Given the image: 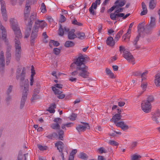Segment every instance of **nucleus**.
<instances>
[{"label": "nucleus", "instance_id": "6ab92c4d", "mask_svg": "<svg viewBox=\"0 0 160 160\" xmlns=\"http://www.w3.org/2000/svg\"><path fill=\"white\" fill-rule=\"evenodd\" d=\"M58 138L59 140H61L62 141H63L64 140L63 139V135L64 134V131L62 130H59L58 132Z\"/></svg>", "mask_w": 160, "mask_h": 160}, {"label": "nucleus", "instance_id": "b1692460", "mask_svg": "<svg viewBox=\"0 0 160 160\" xmlns=\"http://www.w3.org/2000/svg\"><path fill=\"white\" fill-rule=\"evenodd\" d=\"M154 97L152 95L148 96V97L146 100H144L148 103L151 104V103L153 102L154 101Z\"/></svg>", "mask_w": 160, "mask_h": 160}, {"label": "nucleus", "instance_id": "a18cd8bd", "mask_svg": "<svg viewBox=\"0 0 160 160\" xmlns=\"http://www.w3.org/2000/svg\"><path fill=\"white\" fill-rule=\"evenodd\" d=\"M60 49L58 48H54L53 49V51L55 54L58 55L60 52Z\"/></svg>", "mask_w": 160, "mask_h": 160}, {"label": "nucleus", "instance_id": "603ef678", "mask_svg": "<svg viewBox=\"0 0 160 160\" xmlns=\"http://www.w3.org/2000/svg\"><path fill=\"white\" fill-rule=\"evenodd\" d=\"M125 4V2L124 1H121L119 4H117L116 6H117V8H118L119 7H122Z\"/></svg>", "mask_w": 160, "mask_h": 160}, {"label": "nucleus", "instance_id": "8fccbe9b", "mask_svg": "<svg viewBox=\"0 0 160 160\" xmlns=\"http://www.w3.org/2000/svg\"><path fill=\"white\" fill-rule=\"evenodd\" d=\"M15 58L17 61H19L20 60L21 56V54L15 53Z\"/></svg>", "mask_w": 160, "mask_h": 160}, {"label": "nucleus", "instance_id": "e2e57ef3", "mask_svg": "<svg viewBox=\"0 0 160 160\" xmlns=\"http://www.w3.org/2000/svg\"><path fill=\"white\" fill-rule=\"evenodd\" d=\"M123 10V8H120L117 9V10L115 11L114 12L115 14L118 13V12H122Z\"/></svg>", "mask_w": 160, "mask_h": 160}, {"label": "nucleus", "instance_id": "de8ad7c7", "mask_svg": "<svg viewBox=\"0 0 160 160\" xmlns=\"http://www.w3.org/2000/svg\"><path fill=\"white\" fill-rule=\"evenodd\" d=\"M98 150L100 154H102L103 153H106L107 152V151L103 147L99 148L98 149Z\"/></svg>", "mask_w": 160, "mask_h": 160}, {"label": "nucleus", "instance_id": "a878e982", "mask_svg": "<svg viewBox=\"0 0 160 160\" xmlns=\"http://www.w3.org/2000/svg\"><path fill=\"white\" fill-rule=\"evenodd\" d=\"M145 23V22L144 21L140 23L138 26V32H141V30L144 27V26Z\"/></svg>", "mask_w": 160, "mask_h": 160}, {"label": "nucleus", "instance_id": "79ce46f5", "mask_svg": "<svg viewBox=\"0 0 160 160\" xmlns=\"http://www.w3.org/2000/svg\"><path fill=\"white\" fill-rule=\"evenodd\" d=\"M109 143L110 144L114 146H118L119 145V143L117 142L114 140H110Z\"/></svg>", "mask_w": 160, "mask_h": 160}, {"label": "nucleus", "instance_id": "393cba45", "mask_svg": "<svg viewBox=\"0 0 160 160\" xmlns=\"http://www.w3.org/2000/svg\"><path fill=\"white\" fill-rule=\"evenodd\" d=\"M40 98V96L39 95L36 93H33V94L32 96L31 100V102H33L34 100L39 99Z\"/></svg>", "mask_w": 160, "mask_h": 160}, {"label": "nucleus", "instance_id": "4d7b16f0", "mask_svg": "<svg viewBox=\"0 0 160 160\" xmlns=\"http://www.w3.org/2000/svg\"><path fill=\"white\" fill-rule=\"evenodd\" d=\"M0 2H1V8H3L6 7L5 3L3 0H0Z\"/></svg>", "mask_w": 160, "mask_h": 160}, {"label": "nucleus", "instance_id": "2eb2a0df", "mask_svg": "<svg viewBox=\"0 0 160 160\" xmlns=\"http://www.w3.org/2000/svg\"><path fill=\"white\" fill-rule=\"evenodd\" d=\"M106 43L110 47H113L114 45L115 42L112 37L109 36L106 40Z\"/></svg>", "mask_w": 160, "mask_h": 160}, {"label": "nucleus", "instance_id": "1a4fd4ad", "mask_svg": "<svg viewBox=\"0 0 160 160\" xmlns=\"http://www.w3.org/2000/svg\"><path fill=\"white\" fill-rule=\"evenodd\" d=\"M123 57L129 62L132 63V64L135 63V59L131 53L128 51H124Z\"/></svg>", "mask_w": 160, "mask_h": 160}, {"label": "nucleus", "instance_id": "338daca9", "mask_svg": "<svg viewBox=\"0 0 160 160\" xmlns=\"http://www.w3.org/2000/svg\"><path fill=\"white\" fill-rule=\"evenodd\" d=\"M78 71H79L78 70L76 69V70H75V71H74L73 72H72L71 73V74L73 76H75L76 75H77L78 73Z\"/></svg>", "mask_w": 160, "mask_h": 160}, {"label": "nucleus", "instance_id": "72a5a7b5", "mask_svg": "<svg viewBox=\"0 0 160 160\" xmlns=\"http://www.w3.org/2000/svg\"><path fill=\"white\" fill-rule=\"evenodd\" d=\"M138 35L136 37L134 41L133 42V45L135 46H137V43L138 42V41L139 39V38L141 36V32H138Z\"/></svg>", "mask_w": 160, "mask_h": 160}, {"label": "nucleus", "instance_id": "9b49d317", "mask_svg": "<svg viewBox=\"0 0 160 160\" xmlns=\"http://www.w3.org/2000/svg\"><path fill=\"white\" fill-rule=\"evenodd\" d=\"M81 123L83 124V126H82L80 124H79L76 128L78 131H85L86 129H90V126L88 123L86 122H81Z\"/></svg>", "mask_w": 160, "mask_h": 160}, {"label": "nucleus", "instance_id": "412c9836", "mask_svg": "<svg viewBox=\"0 0 160 160\" xmlns=\"http://www.w3.org/2000/svg\"><path fill=\"white\" fill-rule=\"evenodd\" d=\"M160 117L159 116L153 114L151 118L153 121L157 123H158L159 122Z\"/></svg>", "mask_w": 160, "mask_h": 160}, {"label": "nucleus", "instance_id": "ddd939ff", "mask_svg": "<svg viewBox=\"0 0 160 160\" xmlns=\"http://www.w3.org/2000/svg\"><path fill=\"white\" fill-rule=\"evenodd\" d=\"M55 147L58 150L59 152H62L64 148V143L61 141L57 142L55 144Z\"/></svg>", "mask_w": 160, "mask_h": 160}, {"label": "nucleus", "instance_id": "20e7f679", "mask_svg": "<svg viewBox=\"0 0 160 160\" xmlns=\"http://www.w3.org/2000/svg\"><path fill=\"white\" fill-rule=\"evenodd\" d=\"M155 18L151 17L149 22L141 30V33L144 32L147 34H150L153 28L155 26Z\"/></svg>", "mask_w": 160, "mask_h": 160}, {"label": "nucleus", "instance_id": "f3484780", "mask_svg": "<svg viewBox=\"0 0 160 160\" xmlns=\"http://www.w3.org/2000/svg\"><path fill=\"white\" fill-rule=\"evenodd\" d=\"M3 8H1V12L2 14L3 19L4 20L5 22H6L8 20V16L6 13V7Z\"/></svg>", "mask_w": 160, "mask_h": 160}, {"label": "nucleus", "instance_id": "ea45409f", "mask_svg": "<svg viewBox=\"0 0 160 160\" xmlns=\"http://www.w3.org/2000/svg\"><path fill=\"white\" fill-rule=\"evenodd\" d=\"M77 117V114L75 113H72V114L68 117L69 119L72 121H74L76 119V118Z\"/></svg>", "mask_w": 160, "mask_h": 160}, {"label": "nucleus", "instance_id": "69168bd1", "mask_svg": "<svg viewBox=\"0 0 160 160\" xmlns=\"http://www.w3.org/2000/svg\"><path fill=\"white\" fill-rule=\"evenodd\" d=\"M137 142L136 141L133 142L132 143V144L131 145V148H134L137 145Z\"/></svg>", "mask_w": 160, "mask_h": 160}, {"label": "nucleus", "instance_id": "473e14b6", "mask_svg": "<svg viewBox=\"0 0 160 160\" xmlns=\"http://www.w3.org/2000/svg\"><path fill=\"white\" fill-rule=\"evenodd\" d=\"M138 35L136 37L134 41L133 42V45L135 46H137V43L138 42V41L139 39V38L141 36V32H138Z\"/></svg>", "mask_w": 160, "mask_h": 160}, {"label": "nucleus", "instance_id": "e433bc0d", "mask_svg": "<svg viewBox=\"0 0 160 160\" xmlns=\"http://www.w3.org/2000/svg\"><path fill=\"white\" fill-rule=\"evenodd\" d=\"M140 155L134 154L131 156V160H140L139 159L141 158Z\"/></svg>", "mask_w": 160, "mask_h": 160}, {"label": "nucleus", "instance_id": "0e129e2a", "mask_svg": "<svg viewBox=\"0 0 160 160\" xmlns=\"http://www.w3.org/2000/svg\"><path fill=\"white\" fill-rule=\"evenodd\" d=\"M155 80H160V72L157 73L155 76Z\"/></svg>", "mask_w": 160, "mask_h": 160}, {"label": "nucleus", "instance_id": "a19ab883", "mask_svg": "<svg viewBox=\"0 0 160 160\" xmlns=\"http://www.w3.org/2000/svg\"><path fill=\"white\" fill-rule=\"evenodd\" d=\"M31 7L29 6H25L24 13L29 14L30 11Z\"/></svg>", "mask_w": 160, "mask_h": 160}, {"label": "nucleus", "instance_id": "f704fd0d", "mask_svg": "<svg viewBox=\"0 0 160 160\" xmlns=\"http://www.w3.org/2000/svg\"><path fill=\"white\" fill-rule=\"evenodd\" d=\"M64 29L62 27V25L61 24L59 25V28L58 30V34L59 36H62L64 34Z\"/></svg>", "mask_w": 160, "mask_h": 160}, {"label": "nucleus", "instance_id": "4c0bfd02", "mask_svg": "<svg viewBox=\"0 0 160 160\" xmlns=\"http://www.w3.org/2000/svg\"><path fill=\"white\" fill-rule=\"evenodd\" d=\"M40 9L41 12L42 13H45L46 11V6L44 3H42L41 4Z\"/></svg>", "mask_w": 160, "mask_h": 160}, {"label": "nucleus", "instance_id": "5fc2aeb1", "mask_svg": "<svg viewBox=\"0 0 160 160\" xmlns=\"http://www.w3.org/2000/svg\"><path fill=\"white\" fill-rule=\"evenodd\" d=\"M12 87H13L12 86V85L9 86L8 87V90H7V94H10V92H11L12 90Z\"/></svg>", "mask_w": 160, "mask_h": 160}, {"label": "nucleus", "instance_id": "cd10ccee", "mask_svg": "<svg viewBox=\"0 0 160 160\" xmlns=\"http://www.w3.org/2000/svg\"><path fill=\"white\" fill-rule=\"evenodd\" d=\"M56 108V105L55 103H52L50 105V108H52V109L48 110H47V111H48L50 113H54L55 110L54 109Z\"/></svg>", "mask_w": 160, "mask_h": 160}, {"label": "nucleus", "instance_id": "bf43d9fd", "mask_svg": "<svg viewBox=\"0 0 160 160\" xmlns=\"http://www.w3.org/2000/svg\"><path fill=\"white\" fill-rule=\"evenodd\" d=\"M117 8V6L114 5L107 11L108 12L112 11L116 8Z\"/></svg>", "mask_w": 160, "mask_h": 160}, {"label": "nucleus", "instance_id": "c9c22d12", "mask_svg": "<svg viewBox=\"0 0 160 160\" xmlns=\"http://www.w3.org/2000/svg\"><path fill=\"white\" fill-rule=\"evenodd\" d=\"M88 156L85 153L81 152L80 153L79 158L82 159L86 160L88 158Z\"/></svg>", "mask_w": 160, "mask_h": 160}, {"label": "nucleus", "instance_id": "6e6d98bb", "mask_svg": "<svg viewBox=\"0 0 160 160\" xmlns=\"http://www.w3.org/2000/svg\"><path fill=\"white\" fill-rule=\"evenodd\" d=\"M22 155L21 152H20L17 157V160H22Z\"/></svg>", "mask_w": 160, "mask_h": 160}, {"label": "nucleus", "instance_id": "3c124183", "mask_svg": "<svg viewBox=\"0 0 160 160\" xmlns=\"http://www.w3.org/2000/svg\"><path fill=\"white\" fill-rule=\"evenodd\" d=\"M29 14L28 13H24V22H25V24L26 23H27L26 22V21L28 18Z\"/></svg>", "mask_w": 160, "mask_h": 160}, {"label": "nucleus", "instance_id": "7ed1b4c3", "mask_svg": "<svg viewBox=\"0 0 160 160\" xmlns=\"http://www.w3.org/2000/svg\"><path fill=\"white\" fill-rule=\"evenodd\" d=\"M122 117V115L120 113H116L112 117L110 121L114 122L116 126L120 128L123 130H127L129 128V127L123 121L118 122L121 119Z\"/></svg>", "mask_w": 160, "mask_h": 160}, {"label": "nucleus", "instance_id": "5701e85b", "mask_svg": "<svg viewBox=\"0 0 160 160\" xmlns=\"http://www.w3.org/2000/svg\"><path fill=\"white\" fill-rule=\"evenodd\" d=\"M106 72L107 74L109 75L111 78H115L114 74L111 71L109 68H107L106 69Z\"/></svg>", "mask_w": 160, "mask_h": 160}, {"label": "nucleus", "instance_id": "864d4df0", "mask_svg": "<svg viewBox=\"0 0 160 160\" xmlns=\"http://www.w3.org/2000/svg\"><path fill=\"white\" fill-rule=\"evenodd\" d=\"M47 26V24L45 22H44L43 21H42V23H41L39 27H40L42 29Z\"/></svg>", "mask_w": 160, "mask_h": 160}, {"label": "nucleus", "instance_id": "0eeeda50", "mask_svg": "<svg viewBox=\"0 0 160 160\" xmlns=\"http://www.w3.org/2000/svg\"><path fill=\"white\" fill-rule=\"evenodd\" d=\"M80 56L78 58L80 59V60L79 62L81 63V65H82V67H86V68L85 69V73L88 78L89 72H88V67L87 66L85 65V63L87 62L89 60L88 57H84L83 55L82 54H80Z\"/></svg>", "mask_w": 160, "mask_h": 160}, {"label": "nucleus", "instance_id": "dca6fc26", "mask_svg": "<svg viewBox=\"0 0 160 160\" xmlns=\"http://www.w3.org/2000/svg\"><path fill=\"white\" fill-rule=\"evenodd\" d=\"M35 13L33 12L31 14V15L28 21V22L26 23L27 24H30L31 26H32L33 23V20L36 19V15L34 16Z\"/></svg>", "mask_w": 160, "mask_h": 160}, {"label": "nucleus", "instance_id": "39448f33", "mask_svg": "<svg viewBox=\"0 0 160 160\" xmlns=\"http://www.w3.org/2000/svg\"><path fill=\"white\" fill-rule=\"evenodd\" d=\"M10 22L12 28L14 32L15 38H22L21 32L18 27L17 21L14 18H11Z\"/></svg>", "mask_w": 160, "mask_h": 160}, {"label": "nucleus", "instance_id": "9d476101", "mask_svg": "<svg viewBox=\"0 0 160 160\" xmlns=\"http://www.w3.org/2000/svg\"><path fill=\"white\" fill-rule=\"evenodd\" d=\"M22 38L16 37L15 38V53L21 54V43L19 41V38Z\"/></svg>", "mask_w": 160, "mask_h": 160}, {"label": "nucleus", "instance_id": "4be33fe9", "mask_svg": "<svg viewBox=\"0 0 160 160\" xmlns=\"http://www.w3.org/2000/svg\"><path fill=\"white\" fill-rule=\"evenodd\" d=\"M46 137L48 138L52 139L53 138H58V135L57 133L53 132L48 135H47Z\"/></svg>", "mask_w": 160, "mask_h": 160}, {"label": "nucleus", "instance_id": "f257e3e1", "mask_svg": "<svg viewBox=\"0 0 160 160\" xmlns=\"http://www.w3.org/2000/svg\"><path fill=\"white\" fill-rule=\"evenodd\" d=\"M21 70V68H20L17 69L16 72V79L20 81V88L22 89L23 88L20 106V108L21 109L24 106L25 102L27 98L29 83L28 79L25 78L26 73L25 68H23L22 72L20 73Z\"/></svg>", "mask_w": 160, "mask_h": 160}, {"label": "nucleus", "instance_id": "680f3d73", "mask_svg": "<svg viewBox=\"0 0 160 160\" xmlns=\"http://www.w3.org/2000/svg\"><path fill=\"white\" fill-rule=\"evenodd\" d=\"M154 82L155 83L157 86L159 87L160 86V80H157L155 79Z\"/></svg>", "mask_w": 160, "mask_h": 160}, {"label": "nucleus", "instance_id": "2f4dec72", "mask_svg": "<svg viewBox=\"0 0 160 160\" xmlns=\"http://www.w3.org/2000/svg\"><path fill=\"white\" fill-rule=\"evenodd\" d=\"M6 64H8L11 59V53L10 52H6Z\"/></svg>", "mask_w": 160, "mask_h": 160}, {"label": "nucleus", "instance_id": "7c9ffc66", "mask_svg": "<svg viewBox=\"0 0 160 160\" xmlns=\"http://www.w3.org/2000/svg\"><path fill=\"white\" fill-rule=\"evenodd\" d=\"M77 38L76 34L75 33H72L70 32H68V39L70 40H73L76 38Z\"/></svg>", "mask_w": 160, "mask_h": 160}, {"label": "nucleus", "instance_id": "423d86ee", "mask_svg": "<svg viewBox=\"0 0 160 160\" xmlns=\"http://www.w3.org/2000/svg\"><path fill=\"white\" fill-rule=\"evenodd\" d=\"M38 26L36 25H34L30 37V44L32 46L34 45L35 42V39L37 38L38 36Z\"/></svg>", "mask_w": 160, "mask_h": 160}, {"label": "nucleus", "instance_id": "c756f323", "mask_svg": "<svg viewBox=\"0 0 160 160\" xmlns=\"http://www.w3.org/2000/svg\"><path fill=\"white\" fill-rule=\"evenodd\" d=\"M52 91L54 92V93L55 95H59L62 93V91H60L59 89H57L54 87L52 86Z\"/></svg>", "mask_w": 160, "mask_h": 160}, {"label": "nucleus", "instance_id": "37998d69", "mask_svg": "<svg viewBox=\"0 0 160 160\" xmlns=\"http://www.w3.org/2000/svg\"><path fill=\"white\" fill-rule=\"evenodd\" d=\"M49 43H52L54 46L57 47L59 45L60 43L57 41H54V40H51Z\"/></svg>", "mask_w": 160, "mask_h": 160}, {"label": "nucleus", "instance_id": "aec40b11", "mask_svg": "<svg viewBox=\"0 0 160 160\" xmlns=\"http://www.w3.org/2000/svg\"><path fill=\"white\" fill-rule=\"evenodd\" d=\"M75 45L74 43L71 41H67L64 44V46L67 48L72 47Z\"/></svg>", "mask_w": 160, "mask_h": 160}, {"label": "nucleus", "instance_id": "c03bdc74", "mask_svg": "<svg viewBox=\"0 0 160 160\" xmlns=\"http://www.w3.org/2000/svg\"><path fill=\"white\" fill-rule=\"evenodd\" d=\"M38 147L39 149L41 151L46 150L48 148V147L46 146H45L43 147L42 146V145L39 144L38 145Z\"/></svg>", "mask_w": 160, "mask_h": 160}, {"label": "nucleus", "instance_id": "49530a36", "mask_svg": "<svg viewBox=\"0 0 160 160\" xmlns=\"http://www.w3.org/2000/svg\"><path fill=\"white\" fill-rule=\"evenodd\" d=\"M7 97L6 98V103L7 105L9 104V102L12 99V97L10 94H7Z\"/></svg>", "mask_w": 160, "mask_h": 160}, {"label": "nucleus", "instance_id": "052dcab7", "mask_svg": "<svg viewBox=\"0 0 160 160\" xmlns=\"http://www.w3.org/2000/svg\"><path fill=\"white\" fill-rule=\"evenodd\" d=\"M54 87L59 88H62L63 85L61 84H56L54 85Z\"/></svg>", "mask_w": 160, "mask_h": 160}, {"label": "nucleus", "instance_id": "c85d7f7f", "mask_svg": "<svg viewBox=\"0 0 160 160\" xmlns=\"http://www.w3.org/2000/svg\"><path fill=\"white\" fill-rule=\"evenodd\" d=\"M51 127L54 129H58L59 130L60 128V126L58 123H52L51 125Z\"/></svg>", "mask_w": 160, "mask_h": 160}, {"label": "nucleus", "instance_id": "f03ea898", "mask_svg": "<svg viewBox=\"0 0 160 160\" xmlns=\"http://www.w3.org/2000/svg\"><path fill=\"white\" fill-rule=\"evenodd\" d=\"M80 59L75 58L74 59V61L72 62L70 65V67L72 69H73L75 68V65L77 66L76 69L78 70L79 72L78 76H81L84 78H88L86 73H85V69L86 68V67H82V65H81V63L79 62L80 61Z\"/></svg>", "mask_w": 160, "mask_h": 160}, {"label": "nucleus", "instance_id": "6e6552de", "mask_svg": "<svg viewBox=\"0 0 160 160\" xmlns=\"http://www.w3.org/2000/svg\"><path fill=\"white\" fill-rule=\"evenodd\" d=\"M152 106L151 104L148 103L144 100L141 103V108L144 112L148 113L151 111Z\"/></svg>", "mask_w": 160, "mask_h": 160}, {"label": "nucleus", "instance_id": "4468645a", "mask_svg": "<svg viewBox=\"0 0 160 160\" xmlns=\"http://www.w3.org/2000/svg\"><path fill=\"white\" fill-rule=\"evenodd\" d=\"M124 15V13H118L116 14L115 13H111L110 14V18L111 19L113 20H116L117 18L118 17H122L123 18Z\"/></svg>", "mask_w": 160, "mask_h": 160}, {"label": "nucleus", "instance_id": "774afa93", "mask_svg": "<svg viewBox=\"0 0 160 160\" xmlns=\"http://www.w3.org/2000/svg\"><path fill=\"white\" fill-rule=\"evenodd\" d=\"M65 96L64 94H60L57 96V97L60 99H62L65 98Z\"/></svg>", "mask_w": 160, "mask_h": 160}, {"label": "nucleus", "instance_id": "09e8293b", "mask_svg": "<svg viewBox=\"0 0 160 160\" xmlns=\"http://www.w3.org/2000/svg\"><path fill=\"white\" fill-rule=\"evenodd\" d=\"M66 20V18L62 15H61L59 22L61 23L65 22Z\"/></svg>", "mask_w": 160, "mask_h": 160}, {"label": "nucleus", "instance_id": "13d9d810", "mask_svg": "<svg viewBox=\"0 0 160 160\" xmlns=\"http://www.w3.org/2000/svg\"><path fill=\"white\" fill-rule=\"evenodd\" d=\"M78 150L76 149H74L72 150L71 152L70 153V155H71L72 156H74V155L77 152Z\"/></svg>", "mask_w": 160, "mask_h": 160}, {"label": "nucleus", "instance_id": "f8f14e48", "mask_svg": "<svg viewBox=\"0 0 160 160\" xmlns=\"http://www.w3.org/2000/svg\"><path fill=\"white\" fill-rule=\"evenodd\" d=\"M26 28L25 32L24 38H28L29 37L31 33V29L32 28V26L30 25V24H25Z\"/></svg>", "mask_w": 160, "mask_h": 160}, {"label": "nucleus", "instance_id": "58836bf2", "mask_svg": "<svg viewBox=\"0 0 160 160\" xmlns=\"http://www.w3.org/2000/svg\"><path fill=\"white\" fill-rule=\"evenodd\" d=\"M147 83L146 82H142L141 84V87L142 89L144 90V91L146 90V89L147 86Z\"/></svg>", "mask_w": 160, "mask_h": 160}, {"label": "nucleus", "instance_id": "bb28decb", "mask_svg": "<svg viewBox=\"0 0 160 160\" xmlns=\"http://www.w3.org/2000/svg\"><path fill=\"white\" fill-rule=\"evenodd\" d=\"M156 3L154 0H150L149 3V8L151 9H153L156 7Z\"/></svg>", "mask_w": 160, "mask_h": 160}, {"label": "nucleus", "instance_id": "a211bd4d", "mask_svg": "<svg viewBox=\"0 0 160 160\" xmlns=\"http://www.w3.org/2000/svg\"><path fill=\"white\" fill-rule=\"evenodd\" d=\"M76 34L77 36V38L83 40L85 38V34L84 32L78 31L76 32Z\"/></svg>", "mask_w": 160, "mask_h": 160}]
</instances>
